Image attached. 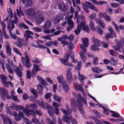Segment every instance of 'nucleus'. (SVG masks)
Segmentation results:
<instances>
[{"label":"nucleus","mask_w":124,"mask_h":124,"mask_svg":"<svg viewBox=\"0 0 124 124\" xmlns=\"http://www.w3.org/2000/svg\"><path fill=\"white\" fill-rule=\"evenodd\" d=\"M66 109H64L63 108H60L61 111L63 113L64 115L67 116L68 115L70 114L72 112V109H70L68 105H66Z\"/></svg>","instance_id":"nucleus-2"},{"label":"nucleus","mask_w":124,"mask_h":124,"mask_svg":"<svg viewBox=\"0 0 124 124\" xmlns=\"http://www.w3.org/2000/svg\"><path fill=\"white\" fill-rule=\"evenodd\" d=\"M89 25L90 28L92 30L94 31L95 30V28L94 26L93 23L92 21H90Z\"/></svg>","instance_id":"nucleus-41"},{"label":"nucleus","mask_w":124,"mask_h":124,"mask_svg":"<svg viewBox=\"0 0 124 124\" xmlns=\"http://www.w3.org/2000/svg\"><path fill=\"white\" fill-rule=\"evenodd\" d=\"M85 4H87L89 8L91 9H92L95 6L92 3L89 2L85 1Z\"/></svg>","instance_id":"nucleus-43"},{"label":"nucleus","mask_w":124,"mask_h":124,"mask_svg":"<svg viewBox=\"0 0 124 124\" xmlns=\"http://www.w3.org/2000/svg\"><path fill=\"white\" fill-rule=\"evenodd\" d=\"M113 37V36L110 33L107 34L105 36L106 39L107 40H108L109 38H111Z\"/></svg>","instance_id":"nucleus-50"},{"label":"nucleus","mask_w":124,"mask_h":124,"mask_svg":"<svg viewBox=\"0 0 124 124\" xmlns=\"http://www.w3.org/2000/svg\"><path fill=\"white\" fill-rule=\"evenodd\" d=\"M98 58L96 57H93V62L94 65H97L98 64Z\"/></svg>","instance_id":"nucleus-46"},{"label":"nucleus","mask_w":124,"mask_h":124,"mask_svg":"<svg viewBox=\"0 0 124 124\" xmlns=\"http://www.w3.org/2000/svg\"><path fill=\"white\" fill-rule=\"evenodd\" d=\"M11 99L15 101H18V100L16 96H14L13 95H11L10 96H8V99Z\"/></svg>","instance_id":"nucleus-45"},{"label":"nucleus","mask_w":124,"mask_h":124,"mask_svg":"<svg viewBox=\"0 0 124 124\" xmlns=\"http://www.w3.org/2000/svg\"><path fill=\"white\" fill-rule=\"evenodd\" d=\"M41 14L40 11L39 10H38L35 13V15L34 16L35 18L36 19L38 17L41 16Z\"/></svg>","instance_id":"nucleus-33"},{"label":"nucleus","mask_w":124,"mask_h":124,"mask_svg":"<svg viewBox=\"0 0 124 124\" xmlns=\"http://www.w3.org/2000/svg\"><path fill=\"white\" fill-rule=\"evenodd\" d=\"M26 60H25V62L26 63V65H27V66L26 67L27 68H29L31 66V64L30 63V60L28 56L26 55L25 56Z\"/></svg>","instance_id":"nucleus-17"},{"label":"nucleus","mask_w":124,"mask_h":124,"mask_svg":"<svg viewBox=\"0 0 124 124\" xmlns=\"http://www.w3.org/2000/svg\"><path fill=\"white\" fill-rule=\"evenodd\" d=\"M6 51L7 54L9 56L11 55V49L8 43L7 44Z\"/></svg>","instance_id":"nucleus-24"},{"label":"nucleus","mask_w":124,"mask_h":124,"mask_svg":"<svg viewBox=\"0 0 124 124\" xmlns=\"http://www.w3.org/2000/svg\"><path fill=\"white\" fill-rule=\"evenodd\" d=\"M82 40L85 47H87L89 45L88 40L87 38H85L82 39Z\"/></svg>","instance_id":"nucleus-21"},{"label":"nucleus","mask_w":124,"mask_h":124,"mask_svg":"<svg viewBox=\"0 0 124 124\" xmlns=\"http://www.w3.org/2000/svg\"><path fill=\"white\" fill-rule=\"evenodd\" d=\"M115 41L116 42V44L120 48H122V46H123L122 45V42H121V40L120 41H119L117 40L116 39L115 40Z\"/></svg>","instance_id":"nucleus-44"},{"label":"nucleus","mask_w":124,"mask_h":124,"mask_svg":"<svg viewBox=\"0 0 124 124\" xmlns=\"http://www.w3.org/2000/svg\"><path fill=\"white\" fill-rule=\"evenodd\" d=\"M31 92L35 97L37 98L38 97V93L36 90L32 89V91Z\"/></svg>","instance_id":"nucleus-60"},{"label":"nucleus","mask_w":124,"mask_h":124,"mask_svg":"<svg viewBox=\"0 0 124 124\" xmlns=\"http://www.w3.org/2000/svg\"><path fill=\"white\" fill-rule=\"evenodd\" d=\"M25 12L26 14L30 16H34L35 12V9L33 8H29L26 9Z\"/></svg>","instance_id":"nucleus-5"},{"label":"nucleus","mask_w":124,"mask_h":124,"mask_svg":"<svg viewBox=\"0 0 124 124\" xmlns=\"http://www.w3.org/2000/svg\"><path fill=\"white\" fill-rule=\"evenodd\" d=\"M70 120L71 121L72 123L73 124H77V121L74 118H73L72 116H70Z\"/></svg>","instance_id":"nucleus-49"},{"label":"nucleus","mask_w":124,"mask_h":124,"mask_svg":"<svg viewBox=\"0 0 124 124\" xmlns=\"http://www.w3.org/2000/svg\"><path fill=\"white\" fill-rule=\"evenodd\" d=\"M52 102L53 106L54 108V109H55V108H58V106L59 105V104L58 103L56 102H54L53 101Z\"/></svg>","instance_id":"nucleus-62"},{"label":"nucleus","mask_w":124,"mask_h":124,"mask_svg":"<svg viewBox=\"0 0 124 124\" xmlns=\"http://www.w3.org/2000/svg\"><path fill=\"white\" fill-rule=\"evenodd\" d=\"M63 90L65 92H67L69 89V87L66 81L61 83Z\"/></svg>","instance_id":"nucleus-13"},{"label":"nucleus","mask_w":124,"mask_h":124,"mask_svg":"<svg viewBox=\"0 0 124 124\" xmlns=\"http://www.w3.org/2000/svg\"><path fill=\"white\" fill-rule=\"evenodd\" d=\"M16 46L20 48L22 47L23 44L20 41H18L16 42L15 44Z\"/></svg>","instance_id":"nucleus-55"},{"label":"nucleus","mask_w":124,"mask_h":124,"mask_svg":"<svg viewBox=\"0 0 124 124\" xmlns=\"http://www.w3.org/2000/svg\"><path fill=\"white\" fill-rule=\"evenodd\" d=\"M38 79L40 83L43 85L46 84V82L41 77L39 76H37Z\"/></svg>","instance_id":"nucleus-28"},{"label":"nucleus","mask_w":124,"mask_h":124,"mask_svg":"<svg viewBox=\"0 0 124 124\" xmlns=\"http://www.w3.org/2000/svg\"><path fill=\"white\" fill-rule=\"evenodd\" d=\"M12 109L17 111H18L21 109V106L17 105L16 106H12L11 107Z\"/></svg>","instance_id":"nucleus-27"},{"label":"nucleus","mask_w":124,"mask_h":124,"mask_svg":"<svg viewBox=\"0 0 124 124\" xmlns=\"http://www.w3.org/2000/svg\"><path fill=\"white\" fill-rule=\"evenodd\" d=\"M57 79L58 82L61 84L65 81L64 79L63 76L62 75H61L58 77Z\"/></svg>","instance_id":"nucleus-26"},{"label":"nucleus","mask_w":124,"mask_h":124,"mask_svg":"<svg viewBox=\"0 0 124 124\" xmlns=\"http://www.w3.org/2000/svg\"><path fill=\"white\" fill-rule=\"evenodd\" d=\"M58 8L61 11H65L67 10L66 6L61 3H59L58 5Z\"/></svg>","instance_id":"nucleus-10"},{"label":"nucleus","mask_w":124,"mask_h":124,"mask_svg":"<svg viewBox=\"0 0 124 124\" xmlns=\"http://www.w3.org/2000/svg\"><path fill=\"white\" fill-rule=\"evenodd\" d=\"M29 107H30L32 108H36L38 107L37 105L34 103L31 104V103H29Z\"/></svg>","instance_id":"nucleus-59"},{"label":"nucleus","mask_w":124,"mask_h":124,"mask_svg":"<svg viewBox=\"0 0 124 124\" xmlns=\"http://www.w3.org/2000/svg\"><path fill=\"white\" fill-rule=\"evenodd\" d=\"M13 50L14 52L17 54H18L21 56H22V54L19 52V50L16 47H13Z\"/></svg>","instance_id":"nucleus-58"},{"label":"nucleus","mask_w":124,"mask_h":124,"mask_svg":"<svg viewBox=\"0 0 124 124\" xmlns=\"http://www.w3.org/2000/svg\"><path fill=\"white\" fill-rule=\"evenodd\" d=\"M16 11L17 12V15L18 16H20L21 15L23 16L24 15L23 13L22 10L19 11L18 9H17Z\"/></svg>","instance_id":"nucleus-56"},{"label":"nucleus","mask_w":124,"mask_h":124,"mask_svg":"<svg viewBox=\"0 0 124 124\" xmlns=\"http://www.w3.org/2000/svg\"><path fill=\"white\" fill-rule=\"evenodd\" d=\"M94 44V45L97 46H100V41L97 39H96L94 37L92 38Z\"/></svg>","instance_id":"nucleus-19"},{"label":"nucleus","mask_w":124,"mask_h":124,"mask_svg":"<svg viewBox=\"0 0 124 124\" xmlns=\"http://www.w3.org/2000/svg\"><path fill=\"white\" fill-rule=\"evenodd\" d=\"M0 78L1 79V82L4 85L7 87H8L7 82L6 81L7 78V77L3 74L0 75Z\"/></svg>","instance_id":"nucleus-6"},{"label":"nucleus","mask_w":124,"mask_h":124,"mask_svg":"<svg viewBox=\"0 0 124 124\" xmlns=\"http://www.w3.org/2000/svg\"><path fill=\"white\" fill-rule=\"evenodd\" d=\"M70 117H68L65 116H62V121L64 122H66L68 124H69L70 122L69 121L70 120Z\"/></svg>","instance_id":"nucleus-20"},{"label":"nucleus","mask_w":124,"mask_h":124,"mask_svg":"<svg viewBox=\"0 0 124 124\" xmlns=\"http://www.w3.org/2000/svg\"><path fill=\"white\" fill-rule=\"evenodd\" d=\"M83 4V8L85 12L87 13H88L89 12L87 6L83 2L82 3Z\"/></svg>","instance_id":"nucleus-34"},{"label":"nucleus","mask_w":124,"mask_h":124,"mask_svg":"<svg viewBox=\"0 0 124 124\" xmlns=\"http://www.w3.org/2000/svg\"><path fill=\"white\" fill-rule=\"evenodd\" d=\"M36 42L38 44V46L37 48H46V47L44 45L41 44L38 42Z\"/></svg>","instance_id":"nucleus-61"},{"label":"nucleus","mask_w":124,"mask_h":124,"mask_svg":"<svg viewBox=\"0 0 124 124\" xmlns=\"http://www.w3.org/2000/svg\"><path fill=\"white\" fill-rule=\"evenodd\" d=\"M25 32V33L24 34V35L25 38V39L28 41L29 38V34L32 35H33L34 33L33 32L29 30H26Z\"/></svg>","instance_id":"nucleus-12"},{"label":"nucleus","mask_w":124,"mask_h":124,"mask_svg":"<svg viewBox=\"0 0 124 124\" xmlns=\"http://www.w3.org/2000/svg\"><path fill=\"white\" fill-rule=\"evenodd\" d=\"M70 57L71 59L72 60L71 62L73 63H76V62L77 60L75 59L74 54H73L71 55Z\"/></svg>","instance_id":"nucleus-63"},{"label":"nucleus","mask_w":124,"mask_h":124,"mask_svg":"<svg viewBox=\"0 0 124 124\" xmlns=\"http://www.w3.org/2000/svg\"><path fill=\"white\" fill-rule=\"evenodd\" d=\"M0 115L2 119L3 122L4 124H8L7 121H8L9 117L7 116H5L3 114H0Z\"/></svg>","instance_id":"nucleus-16"},{"label":"nucleus","mask_w":124,"mask_h":124,"mask_svg":"<svg viewBox=\"0 0 124 124\" xmlns=\"http://www.w3.org/2000/svg\"><path fill=\"white\" fill-rule=\"evenodd\" d=\"M104 19L107 22H109L111 20V19L110 17L105 13H104Z\"/></svg>","instance_id":"nucleus-37"},{"label":"nucleus","mask_w":124,"mask_h":124,"mask_svg":"<svg viewBox=\"0 0 124 124\" xmlns=\"http://www.w3.org/2000/svg\"><path fill=\"white\" fill-rule=\"evenodd\" d=\"M12 67L13 69H14L15 71L16 72L17 75L20 78L22 77V74L21 71L19 70L18 67H17L16 65H12Z\"/></svg>","instance_id":"nucleus-7"},{"label":"nucleus","mask_w":124,"mask_h":124,"mask_svg":"<svg viewBox=\"0 0 124 124\" xmlns=\"http://www.w3.org/2000/svg\"><path fill=\"white\" fill-rule=\"evenodd\" d=\"M85 17L84 16L78 15L77 17V22L78 23V24H79L80 26H82V24H85Z\"/></svg>","instance_id":"nucleus-4"},{"label":"nucleus","mask_w":124,"mask_h":124,"mask_svg":"<svg viewBox=\"0 0 124 124\" xmlns=\"http://www.w3.org/2000/svg\"><path fill=\"white\" fill-rule=\"evenodd\" d=\"M53 97L55 101L59 102H60L61 100L62 99V98L59 97L58 95L55 94L54 95Z\"/></svg>","instance_id":"nucleus-30"},{"label":"nucleus","mask_w":124,"mask_h":124,"mask_svg":"<svg viewBox=\"0 0 124 124\" xmlns=\"http://www.w3.org/2000/svg\"><path fill=\"white\" fill-rule=\"evenodd\" d=\"M6 67L9 73L10 74H12L13 73V70L9 64L7 63V64Z\"/></svg>","instance_id":"nucleus-39"},{"label":"nucleus","mask_w":124,"mask_h":124,"mask_svg":"<svg viewBox=\"0 0 124 124\" xmlns=\"http://www.w3.org/2000/svg\"><path fill=\"white\" fill-rule=\"evenodd\" d=\"M33 68L31 71V77L34 78L35 77V75L39 70H40L41 69L39 68V66L35 64H33Z\"/></svg>","instance_id":"nucleus-3"},{"label":"nucleus","mask_w":124,"mask_h":124,"mask_svg":"<svg viewBox=\"0 0 124 124\" xmlns=\"http://www.w3.org/2000/svg\"><path fill=\"white\" fill-rule=\"evenodd\" d=\"M66 74L67 81L69 83H70L73 80L72 74L70 72H68Z\"/></svg>","instance_id":"nucleus-11"},{"label":"nucleus","mask_w":124,"mask_h":124,"mask_svg":"<svg viewBox=\"0 0 124 124\" xmlns=\"http://www.w3.org/2000/svg\"><path fill=\"white\" fill-rule=\"evenodd\" d=\"M77 101L75 100H71V101L70 105L71 107H73L76 106V105H77ZM79 104V103L78 104Z\"/></svg>","instance_id":"nucleus-40"},{"label":"nucleus","mask_w":124,"mask_h":124,"mask_svg":"<svg viewBox=\"0 0 124 124\" xmlns=\"http://www.w3.org/2000/svg\"><path fill=\"white\" fill-rule=\"evenodd\" d=\"M81 29H82L83 30H85L87 32H90V30L88 26L86 25H85L84 24H82V26H81Z\"/></svg>","instance_id":"nucleus-23"},{"label":"nucleus","mask_w":124,"mask_h":124,"mask_svg":"<svg viewBox=\"0 0 124 124\" xmlns=\"http://www.w3.org/2000/svg\"><path fill=\"white\" fill-rule=\"evenodd\" d=\"M23 121L26 123V124H31V123L30 120L26 117H23Z\"/></svg>","instance_id":"nucleus-52"},{"label":"nucleus","mask_w":124,"mask_h":124,"mask_svg":"<svg viewBox=\"0 0 124 124\" xmlns=\"http://www.w3.org/2000/svg\"><path fill=\"white\" fill-rule=\"evenodd\" d=\"M60 60L61 62L65 65L67 66H69L73 67V65L72 64L69 63L68 62V60L63 59L60 58Z\"/></svg>","instance_id":"nucleus-15"},{"label":"nucleus","mask_w":124,"mask_h":124,"mask_svg":"<svg viewBox=\"0 0 124 124\" xmlns=\"http://www.w3.org/2000/svg\"><path fill=\"white\" fill-rule=\"evenodd\" d=\"M37 21L39 24H40L42 23L44 20V18L42 16L38 17L36 19Z\"/></svg>","instance_id":"nucleus-32"},{"label":"nucleus","mask_w":124,"mask_h":124,"mask_svg":"<svg viewBox=\"0 0 124 124\" xmlns=\"http://www.w3.org/2000/svg\"><path fill=\"white\" fill-rule=\"evenodd\" d=\"M37 90L39 93L41 94L42 93L43 89L42 86L41 85H39L37 86Z\"/></svg>","instance_id":"nucleus-38"},{"label":"nucleus","mask_w":124,"mask_h":124,"mask_svg":"<svg viewBox=\"0 0 124 124\" xmlns=\"http://www.w3.org/2000/svg\"><path fill=\"white\" fill-rule=\"evenodd\" d=\"M92 2L94 4L96 5H101L103 4H105L106 2L105 1H97L96 0H91Z\"/></svg>","instance_id":"nucleus-22"},{"label":"nucleus","mask_w":124,"mask_h":124,"mask_svg":"<svg viewBox=\"0 0 124 124\" xmlns=\"http://www.w3.org/2000/svg\"><path fill=\"white\" fill-rule=\"evenodd\" d=\"M74 85L75 86V88L77 91L83 90V89L82 87V86H80L79 84H78L77 83H75L74 84Z\"/></svg>","instance_id":"nucleus-36"},{"label":"nucleus","mask_w":124,"mask_h":124,"mask_svg":"<svg viewBox=\"0 0 124 124\" xmlns=\"http://www.w3.org/2000/svg\"><path fill=\"white\" fill-rule=\"evenodd\" d=\"M13 115L15 117V120L17 121H18L24 117V114L21 111H19L18 114L16 111H15Z\"/></svg>","instance_id":"nucleus-1"},{"label":"nucleus","mask_w":124,"mask_h":124,"mask_svg":"<svg viewBox=\"0 0 124 124\" xmlns=\"http://www.w3.org/2000/svg\"><path fill=\"white\" fill-rule=\"evenodd\" d=\"M39 105L40 106L42 107L43 108H45L47 107V103H44L42 100L41 102H39Z\"/></svg>","instance_id":"nucleus-35"},{"label":"nucleus","mask_w":124,"mask_h":124,"mask_svg":"<svg viewBox=\"0 0 124 124\" xmlns=\"http://www.w3.org/2000/svg\"><path fill=\"white\" fill-rule=\"evenodd\" d=\"M10 34L11 38L14 39H15L17 38L16 35L14 33H12L11 31L9 32Z\"/></svg>","instance_id":"nucleus-57"},{"label":"nucleus","mask_w":124,"mask_h":124,"mask_svg":"<svg viewBox=\"0 0 124 124\" xmlns=\"http://www.w3.org/2000/svg\"><path fill=\"white\" fill-rule=\"evenodd\" d=\"M77 30H75L74 31V32L76 35L79 34L81 30V27L80 26L79 24L78 25Z\"/></svg>","instance_id":"nucleus-29"},{"label":"nucleus","mask_w":124,"mask_h":124,"mask_svg":"<svg viewBox=\"0 0 124 124\" xmlns=\"http://www.w3.org/2000/svg\"><path fill=\"white\" fill-rule=\"evenodd\" d=\"M52 25V21L51 20H47L45 22L43 27L44 30L50 28Z\"/></svg>","instance_id":"nucleus-8"},{"label":"nucleus","mask_w":124,"mask_h":124,"mask_svg":"<svg viewBox=\"0 0 124 124\" xmlns=\"http://www.w3.org/2000/svg\"><path fill=\"white\" fill-rule=\"evenodd\" d=\"M96 28L97 32L98 33H99L101 35L103 34V31L100 27H97Z\"/></svg>","instance_id":"nucleus-64"},{"label":"nucleus","mask_w":124,"mask_h":124,"mask_svg":"<svg viewBox=\"0 0 124 124\" xmlns=\"http://www.w3.org/2000/svg\"><path fill=\"white\" fill-rule=\"evenodd\" d=\"M92 71L94 72L99 73L102 71V69L98 68H95L92 69Z\"/></svg>","instance_id":"nucleus-31"},{"label":"nucleus","mask_w":124,"mask_h":124,"mask_svg":"<svg viewBox=\"0 0 124 124\" xmlns=\"http://www.w3.org/2000/svg\"><path fill=\"white\" fill-rule=\"evenodd\" d=\"M8 91L7 90H3L2 94V98L3 100H5L6 98L8 99V96H10L8 95Z\"/></svg>","instance_id":"nucleus-14"},{"label":"nucleus","mask_w":124,"mask_h":124,"mask_svg":"<svg viewBox=\"0 0 124 124\" xmlns=\"http://www.w3.org/2000/svg\"><path fill=\"white\" fill-rule=\"evenodd\" d=\"M47 108L49 114L52 116H53L54 115V112L53 108L52 107L48 106Z\"/></svg>","instance_id":"nucleus-18"},{"label":"nucleus","mask_w":124,"mask_h":124,"mask_svg":"<svg viewBox=\"0 0 124 124\" xmlns=\"http://www.w3.org/2000/svg\"><path fill=\"white\" fill-rule=\"evenodd\" d=\"M95 45H92L90 47V49L93 51H98L99 50L98 48Z\"/></svg>","instance_id":"nucleus-48"},{"label":"nucleus","mask_w":124,"mask_h":124,"mask_svg":"<svg viewBox=\"0 0 124 124\" xmlns=\"http://www.w3.org/2000/svg\"><path fill=\"white\" fill-rule=\"evenodd\" d=\"M78 103H79V104H77V107H78V109L80 113L83 115L84 114V112L83 109L82 105L79 102Z\"/></svg>","instance_id":"nucleus-25"},{"label":"nucleus","mask_w":124,"mask_h":124,"mask_svg":"<svg viewBox=\"0 0 124 124\" xmlns=\"http://www.w3.org/2000/svg\"><path fill=\"white\" fill-rule=\"evenodd\" d=\"M67 46L70 49H73L74 48V46L73 43L70 42H68V43L67 44Z\"/></svg>","instance_id":"nucleus-47"},{"label":"nucleus","mask_w":124,"mask_h":124,"mask_svg":"<svg viewBox=\"0 0 124 124\" xmlns=\"http://www.w3.org/2000/svg\"><path fill=\"white\" fill-rule=\"evenodd\" d=\"M110 62H112L113 64V65H115L117 64L116 61V60L112 57H111L110 58Z\"/></svg>","instance_id":"nucleus-53"},{"label":"nucleus","mask_w":124,"mask_h":124,"mask_svg":"<svg viewBox=\"0 0 124 124\" xmlns=\"http://www.w3.org/2000/svg\"><path fill=\"white\" fill-rule=\"evenodd\" d=\"M80 49L84 53H86V49L83 45L81 44L80 46Z\"/></svg>","instance_id":"nucleus-54"},{"label":"nucleus","mask_w":124,"mask_h":124,"mask_svg":"<svg viewBox=\"0 0 124 124\" xmlns=\"http://www.w3.org/2000/svg\"><path fill=\"white\" fill-rule=\"evenodd\" d=\"M67 24H68V26L67 28V30L69 31L73 28L74 23V22L71 20L69 19L68 20Z\"/></svg>","instance_id":"nucleus-9"},{"label":"nucleus","mask_w":124,"mask_h":124,"mask_svg":"<svg viewBox=\"0 0 124 124\" xmlns=\"http://www.w3.org/2000/svg\"><path fill=\"white\" fill-rule=\"evenodd\" d=\"M19 26L21 29H22L23 28L24 29H29V27L23 23L20 24Z\"/></svg>","instance_id":"nucleus-42"},{"label":"nucleus","mask_w":124,"mask_h":124,"mask_svg":"<svg viewBox=\"0 0 124 124\" xmlns=\"http://www.w3.org/2000/svg\"><path fill=\"white\" fill-rule=\"evenodd\" d=\"M34 112L32 110L29 109L26 111V114L27 116H29L30 115H32Z\"/></svg>","instance_id":"nucleus-51"}]
</instances>
